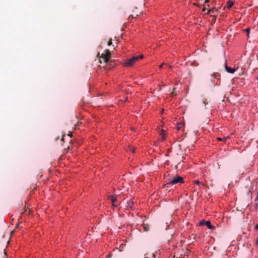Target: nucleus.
Returning a JSON list of instances; mask_svg holds the SVG:
<instances>
[{"instance_id": "5", "label": "nucleus", "mask_w": 258, "mask_h": 258, "mask_svg": "<svg viewBox=\"0 0 258 258\" xmlns=\"http://www.w3.org/2000/svg\"><path fill=\"white\" fill-rule=\"evenodd\" d=\"M199 225L201 226L206 225L210 229H213L214 226L211 224V222L209 221L202 220L199 222Z\"/></svg>"}, {"instance_id": "10", "label": "nucleus", "mask_w": 258, "mask_h": 258, "mask_svg": "<svg viewBox=\"0 0 258 258\" xmlns=\"http://www.w3.org/2000/svg\"><path fill=\"white\" fill-rule=\"evenodd\" d=\"M161 135H162V139L163 140H164L165 139V137L164 136V130H162V132L161 133Z\"/></svg>"}, {"instance_id": "6", "label": "nucleus", "mask_w": 258, "mask_h": 258, "mask_svg": "<svg viewBox=\"0 0 258 258\" xmlns=\"http://www.w3.org/2000/svg\"><path fill=\"white\" fill-rule=\"evenodd\" d=\"M225 69L227 72L231 74L234 73L236 71V69L228 67L226 63H225Z\"/></svg>"}, {"instance_id": "15", "label": "nucleus", "mask_w": 258, "mask_h": 258, "mask_svg": "<svg viewBox=\"0 0 258 258\" xmlns=\"http://www.w3.org/2000/svg\"><path fill=\"white\" fill-rule=\"evenodd\" d=\"M181 125H182V124H181V123H179V124H177V130H180V128H181Z\"/></svg>"}, {"instance_id": "14", "label": "nucleus", "mask_w": 258, "mask_h": 258, "mask_svg": "<svg viewBox=\"0 0 258 258\" xmlns=\"http://www.w3.org/2000/svg\"><path fill=\"white\" fill-rule=\"evenodd\" d=\"M194 183H195V184H198V185H200V184H202V183H201L200 181H199V180H196V181H194Z\"/></svg>"}, {"instance_id": "17", "label": "nucleus", "mask_w": 258, "mask_h": 258, "mask_svg": "<svg viewBox=\"0 0 258 258\" xmlns=\"http://www.w3.org/2000/svg\"><path fill=\"white\" fill-rule=\"evenodd\" d=\"M255 246L258 247V237H257V238L256 239V241H255Z\"/></svg>"}, {"instance_id": "12", "label": "nucleus", "mask_w": 258, "mask_h": 258, "mask_svg": "<svg viewBox=\"0 0 258 258\" xmlns=\"http://www.w3.org/2000/svg\"><path fill=\"white\" fill-rule=\"evenodd\" d=\"M203 103L204 104L205 106H206L208 104V101L206 99H204L203 100Z\"/></svg>"}, {"instance_id": "20", "label": "nucleus", "mask_w": 258, "mask_h": 258, "mask_svg": "<svg viewBox=\"0 0 258 258\" xmlns=\"http://www.w3.org/2000/svg\"><path fill=\"white\" fill-rule=\"evenodd\" d=\"M166 66L168 67V68H170V69L172 68V66H171L168 65L167 64Z\"/></svg>"}, {"instance_id": "13", "label": "nucleus", "mask_w": 258, "mask_h": 258, "mask_svg": "<svg viewBox=\"0 0 258 258\" xmlns=\"http://www.w3.org/2000/svg\"><path fill=\"white\" fill-rule=\"evenodd\" d=\"M130 150L133 153L135 152V149L133 147H131Z\"/></svg>"}, {"instance_id": "11", "label": "nucleus", "mask_w": 258, "mask_h": 258, "mask_svg": "<svg viewBox=\"0 0 258 258\" xmlns=\"http://www.w3.org/2000/svg\"><path fill=\"white\" fill-rule=\"evenodd\" d=\"M244 31L247 33V35L248 36L250 29L249 28H247L245 30H244Z\"/></svg>"}, {"instance_id": "18", "label": "nucleus", "mask_w": 258, "mask_h": 258, "mask_svg": "<svg viewBox=\"0 0 258 258\" xmlns=\"http://www.w3.org/2000/svg\"><path fill=\"white\" fill-rule=\"evenodd\" d=\"M163 65H167L166 63H163L162 64H161L160 66V68H161Z\"/></svg>"}, {"instance_id": "9", "label": "nucleus", "mask_w": 258, "mask_h": 258, "mask_svg": "<svg viewBox=\"0 0 258 258\" xmlns=\"http://www.w3.org/2000/svg\"><path fill=\"white\" fill-rule=\"evenodd\" d=\"M233 3L232 1H228L226 7L228 9H230L231 8V7L233 6Z\"/></svg>"}, {"instance_id": "23", "label": "nucleus", "mask_w": 258, "mask_h": 258, "mask_svg": "<svg viewBox=\"0 0 258 258\" xmlns=\"http://www.w3.org/2000/svg\"><path fill=\"white\" fill-rule=\"evenodd\" d=\"M209 2L208 0H205V3H208Z\"/></svg>"}, {"instance_id": "8", "label": "nucleus", "mask_w": 258, "mask_h": 258, "mask_svg": "<svg viewBox=\"0 0 258 258\" xmlns=\"http://www.w3.org/2000/svg\"><path fill=\"white\" fill-rule=\"evenodd\" d=\"M142 226H143L144 231L147 232L149 230L150 225L149 224L143 223L142 224Z\"/></svg>"}, {"instance_id": "7", "label": "nucleus", "mask_w": 258, "mask_h": 258, "mask_svg": "<svg viewBox=\"0 0 258 258\" xmlns=\"http://www.w3.org/2000/svg\"><path fill=\"white\" fill-rule=\"evenodd\" d=\"M134 202L132 200H130L126 201V207L133 209Z\"/></svg>"}, {"instance_id": "1", "label": "nucleus", "mask_w": 258, "mask_h": 258, "mask_svg": "<svg viewBox=\"0 0 258 258\" xmlns=\"http://www.w3.org/2000/svg\"><path fill=\"white\" fill-rule=\"evenodd\" d=\"M111 55V53L108 49H105L99 58V61L101 63L102 61L107 63Z\"/></svg>"}, {"instance_id": "16", "label": "nucleus", "mask_w": 258, "mask_h": 258, "mask_svg": "<svg viewBox=\"0 0 258 258\" xmlns=\"http://www.w3.org/2000/svg\"><path fill=\"white\" fill-rule=\"evenodd\" d=\"M107 44L108 46L111 45L112 44V39H109V40L108 41V42L107 43Z\"/></svg>"}, {"instance_id": "22", "label": "nucleus", "mask_w": 258, "mask_h": 258, "mask_svg": "<svg viewBox=\"0 0 258 258\" xmlns=\"http://www.w3.org/2000/svg\"><path fill=\"white\" fill-rule=\"evenodd\" d=\"M68 136L71 137V134H70V133H69V134H68Z\"/></svg>"}, {"instance_id": "2", "label": "nucleus", "mask_w": 258, "mask_h": 258, "mask_svg": "<svg viewBox=\"0 0 258 258\" xmlns=\"http://www.w3.org/2000/svg\"><path fill=\"white\" fill-rule=\"evenodd\" d=\"M144 57V55L143 54L140 55L139 56H134L133 57L127 59L124 62V66L130 67L133 65V64L137 61L139 58L142 59Z\"/></svg>"}, {"instance_id": "21", "label": "nucleus", "mask_w": 258, "mask_h": 258, "mask_svg": "<svg viewBox=\"0 0 258 258\" xmlns=\"http://www.w3.org/2000/svg\"><path fill=\"white\" fill-rule=\"evenodd\" d=\"M218 140L219 141H222V140H223V139H222V138H218Z\"/></svg>"}, {"instance_id": "4", "label": "nucleus", "mask_w": 258, "mask_h": 258, "mask_svg": "<svg viewBox=\"0 0 258 258\" xmlns=\"http://www.w3.org/2000/svg\"><path fill=\"white\" fill-rule=\"evenodd\" d=\"M119 198V196L113 195L110 197V200L111 201L112 206L114 207H117L119 204V202L118 201V198Z\"/></svg>"}, {"instance_id": "24", "label": "nucleus", "mask_w": 258, "mask_h": 258, "mask_svg": "<svg viewBox=\"0 0 258 258\" xmlns=\"http://www.w3.org/2000/svg\"><path fill=\"white\" fill-rule=\"evenodd\" d=\"M214 76V78H216V77L217 76V75H215Z\"/></svg>"}, {"instance_id": "3", "label": "nucleus", "mask_w": 258, "mask_h": 258, "mask_svg": "<svg viewBox=\"0 0 258 258\" xmlns=\"http://www.w3.org/2000/svg\"><path fill=\"white\" fill-rule=\"evenodd\" d=\"M183 178L181 176H178L170 180L167 184L174 185L178 183H183Z\"/></svg>"}, {"instance_id": "25", "label": "nucleus", "mask_w": 258, "mask_h": 258, "mask_svg": "<svg viewBox=\"0 0 258 258\" xmlns=\"http://www.w3.org/2000/svg\"><path fill=\"white\" fill-rule=\"evenodd\" d=\"M205 10V9L204 8L203 10V11H204Z\"/></svg>"}, {"instance_id": "19", "label": "nucleus", "mask_w": 258, "mask_h": 258, "mask_svg": "<svg viewBox=\"0 0 258 258\" xmlns=\"http://www.w3.org/2000/svg\"><path fill=\"white\" fill-rule=\"evenodd\" d=\"M254 229H255V230H258V224H257L255 226Z\"/></svg>"}]
</instances>
